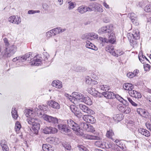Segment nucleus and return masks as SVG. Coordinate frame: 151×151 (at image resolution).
<instances>
[{
    "instance_id": "nucleus-1",
    "label": "nucleus",
    "mask_w": 151,
    "mask_h": 151,
    "mask_svg": "<svg viewBox=\"0 0 151 151\" xmlns=\"http://www.w3.org/2000/svg\"><path fill=\"white\" fill-rule=\"evenodd\" d=\"M113 26L111 25H108L100 28L98 30L100 34L107 33L109 36L108 39L106 38L100 37V41L102 42L107 43L109 41L110 43L113 44L116 41V37L113 31Z\"/></svg>"
},
{
    "instance_id": "nucleus-2",
    "label": "nucleus",
    "mask_w": 151,
    "mask_h": 151,
    "mask_svg": "<svg viewBox=\"0 0 151 151\" xmlns=\"http://www.w3.org/2000/svg\"><path fill=\"white\" fill-rule=\"evenodd\" d=\"M67 123L69 127L72 129L77 135L82 136L83 135L84 138L88 139L95 140L97 139V137L96 136L88 134H84L83 130L80 129L79 125L72 120L70 119L68 120Z\"/></svg>"
},
{
    "instance_id": "nucleus-3",
    "label": "nucleus",
    "mask_w": 151,
    "mask_h": 151,
    "mask_svg": "<svg viewBox=\"0 0 151 151\" xmlns=\"http://www.w3.org/2000/svg\"><path fill=\"white\" fill-rule=\"evenodd\" d=\"M22 58V63L27 60V61H30L31 64L34 65L35 66H39L42 63L41 60L40 59H37V57H34L33 59L32 58V53L29 52L25 55L21 56Z\"/></svg>"
},
{
    "instance_id": "nucleus-4",
    "label": "nucleus",
    "mask_w": 151,
    "mask_h": 151,
    "mask_svg": "<svg viewBox=\"0 0 151 151\" xmlns=\"http://www.w3.org/2000/svg\"><path fill=\"white\" fill-rule=\"evenodd\" d=\"M17 50V46L15 45H13L8 48L6 47L1 52V54L4 57H10L15 53Z\"/></svg>"
},
{
    "instance_id": "nucleus-5",
    "label": "nucleus",
    "mask_w": 151,
    "mask_h": 151,
    "mask_svg": "<svg viewBox=\"0 0 151 151\" xmlns=\"http://www.w3.org/2000/svg\"><path fill=\"white\" fill-rule=\"evenodd\" d=\"M82 38L83 39H88L89 40H93L94 39H98L99 40V39H98V35L93 32L89 33L87 34H85L82 35Z\"/></svg>"
},
{
    "instance_id": "nucleus-6",
    "label": "nucleus",
    "mask_w": 151,
    "mask_h": 151,
    "mask_svg": "<svg viewBox=\"0 0 151 151\" xmlns=\"http://www.w3.org/2000/svg\"><path fill=\"white\" fill-rule=\"evenodd\" d=\"M32 125V129H31L32 132H30V134L32 136H34L38 133V130L40 129V125L39 123L36 122Z\"/></svg>"
},
{
    "instance_id": "nucleus-7",
    "label": "nucleus",
    "mask_w": 151,
    "mask_h": 151,
    "mask_svg": "<svg viewBox=\"0 0 151 151\" xmlns=\"http://www.w3.org/2000/svg\"><path fill=\"white\" fill-rule=\"evenodd\" d=\"M127 37L128 39H139V32L138 29H135L133 31L132 33H129L127 34Z\"/></svg>"
},
{
    "instance_id": "nucleus-8",
    "label": "nucleus",
    "mask_w": 151,
    "mask_h": 151,
    "mask_svg": "<svg viewBox=\"0 0 151 151\" xmlns=\"http://www.w3.org/2000/svg\"><path fill=\"white\" fill-rule=\"evenodd\" d=\"M9 22L13 24H19L21 22V19L20 17L15 16H12L10 17L8 19Z\"/></svg>"
},
{
    "instance_id": "nucleus-9",
    "label": "nucleus",
    "mask_w": 151,
    "mask_h": 151,
    "mask_svg": "<svg viewBox=\"0 0 151 151\" xmlns=\"http://www.w3.org/2000/svg\"><path fill=\"white\" fill-rule=\"evenodd\" d=\"M82 118L85 121L89 123L94 124L96 122V120L95 118L90 115H83Z\"/></svg>"
},
{
    "instance_id": "nucleus-10",
    "label": "nucleus",
    "mask_w": 151,
    "mask_h": 151,
    "mask_svg": "<svg viewBox=\"0 0 151 151\" xmlns=\"http://www.w3.org/2000/svg\"><path fill=\"white\" fill-rule=\"evenodd\" d=\"M57 129L52 127H46L43 129V132L45 134H55L57 132Z\"/></svg>"
},
{
    "instance_id": "nucleus-11",
    "label": "nucleus",
    "mask_w": 151,
    "mask_h": 151,
    "mask_svg": "<svg viewBox=\"0 0 151 151\" xmlns=\"http://www.w3.org/2000/svg\"><path fill=\"white\" fill-rule=\"evenodd\" d=\"M129 18H130L132 22L135 25L137 26L139 24V21L136 14L133 13L131 12L128 14Z\"/></svg>"
},
{
    "instance_id": "nucleus-12",
    "label": "nucleus",
    "mask_w": 151,
    "mask_h": 151,
    "mask_svg": "<svg viewBox=\"0 0 151 151\" xmlns=\"http://www.w3.org/2000/svg\"><path fill=\"white\" fill-rule=\"evenodd\" d=\"M80 109L83 112L86 113L88 114H93L94 112L88 107L83 104H79V105Z\"/></svg>"
},
{
    "instance_id": "nucleus-13",
    "label": "nucleus",
    "mask_w": 151,
    "mask_h": 151,
    "mask_svg": "<svg viewBox=\"0 0 151 151\" xmlns=\"http://www.w3.org/2000/svg\"><path fill=\"white\" fill-rule=\"evenodd\" d=\"M58 127L62 132H68L70 131L68 125L67 126L65 124H59L58 125Z\"/></svg>"
},
{
    "instance_id": "nucleus-14",
    "label": "nucleus",
    "mask_w": 151,
    "mask_h": 151,
    "mask_svg": "<svg viewBox=\"0 0 151 151\" xmlns=\"http://www.w3.org/2000/svg\"><path fill=\"white\" fill-rule=\"evenodd\" d=\"M48 104L51 107L56 109L60 108V105L57 102L53 100H50L48 102Z\"/></svg>"
},
{
    "instance_id": "nucleus-15",
    "label": "nucleus",
    "mask_w": 151,
    "mask_h": 151,
    "mask_svg": "<svg viewBox=\"0 0 151 151\" xmlns=\"http://www.w3.org/2000/svg\"><path fill=\"white\" fill-rule=\"evenodd\" d=\"M106 50L114 56L117 55L114 51V47L112 45H107L106 47Z\"/></svg>"
},
{
    "instance_id": "nucleus-16",
    "label": "nucleus",
    "mask_w": 151,
    "mask_h": 151,
    "mask_svg": "<svg viewBox=\"0 0 151 151\" xmlns=\"http://www.w3.org/2000/svg\"><path fill=\"white\" fill-rule=\"evenodd\" d=\"M118 109L121 112L126 114L129 113L131 111V109L129 107L124 105L120 106Z\"/></svg>"
},
{
    "instance_id": "nucleus-17",
    "label": "nucleus",
    "mask_w": 151,
    "mask_h": 151,
    "mask_svg": "<svg viewBox=\"0 0 151 151\" xmlns=\"http://www.w3.org/2000/svg\"><path fill=\"white\" fill-rule=\"evenodd\" d=\"M102 95L107 99H113L115 98V95L114 93L108 91L102 92Z\"/></svg>"
},
{
    "instance_id": "nucleus-18",
    "label": "nucleus",
    "mask_w": 151,
    "mask_h": 151,
    "mask_svg": "<svg viewBox=\"0 0 151 151\" xmlns=\"http://www.w3.org/2000/svg\"><path fill=\"white\" fill-rule=\"evenodd\" d=\"M138 131L139 133L146 137H149L150 135V133L149 131L142 128H138Z\"/></svg>"
},
{
    "instance_id": "nucleus-19",
    "label": "nucleus",
    "mask_w": 151,
    "mask_h": 151,
    "mask_svg": "<svg viewBox=\"0 0 151 151\" xmlns=\"http://www.w3.org/2000/svg\"><path fill=\"white\" fill-rule=\"evenodd\" d=\"M47 141L50 143L54 145L58 144L59 142V139L55 137H48L46 139Z\"/></svg>"
},
{
    "instance_id": "nucleus-20",
    "label": "nucleus",
    "mask_w": 151,
    "mask_h": 151,
    "mask_svg": "<svg viewBox=\"0 0 151 151\" xmlns=\"http://www.w3.org/2000/svg\"><path fill=\"white\" fill-rule=\"evenodd\" d=\"M88 91L90 94L93 96L101 97V93L96 91L94 88H91L88 89Z\"/></svg>"
},
{
    "instance_id": "nucleus-21",
    "label": "nucleus",
    "mask_w": 151,
    "mask_h": 151,
    "mask_svg": "<svg viewBox=\"0 0 151 151\" xmlns=\"http://www.w3.org/2000/svg\"><path fill=\"white\" fill-rule=\"evenodd\" d=\"M129 95L133 97L139 99L140 98L142 97L141 94L136 91L132 90L130 91H129Z\"/></svg>"
},
{
    "instance_id": "nucleus-22",
    "label": "nucleus",
    "mask_w": 151,
    "mask_h": 151,
    "mask_svg": "<svg viewBox=\"0 0 151 151\" xmlns=\"http://www.w3.org/2000/svg\"><path fill=\"white\" fill-rule=\"evenodd\" d=\"M52 85L55 88H61L63 86L62 82L58 80L53 81L52 83Z\"/></svg>"
},
{
    "instance_id": "nucleus-23",
    "label": "nucleus",
    "mask_w": 151,
    "mask_h": 151,
    "mask_svg": "<svg viewBox=\"0 0 151 151\" xmlns=\"http://www.w3.org/2000/svg\"><path fill=\"white\" fill-rule=\"evenodd\" d=\"M24 114L28 118L29 117H33L35 116V114L34 111L32 110L26 109L24 110Z\"/></svg>"
},
{
    "instance_id": "nucleus-24",
    "label": "nucleus",
    "mask_w": 151,
    "mask_h": 151,
    "mask_svg": "<svg viewBox=\"0 0 151 151\" xmlns=\"http://www.w3.org/2000/svg\"><path fill=\"white\" fill-rule=\"evenodd\" d=\"M66 30V29H61L60 27H57L52 30V32L53 33L54 35L63 32Z\"/></svg>"
},
{
    "instance_id": "nucleus-25",
    "label": "nucleus",
    "mask_w": 151,
    "mask_h": 151,
    "mask_svg": "<svg viewBox=\"0 0 151 151\" xmlns=\"http://www.w3.org/2000/svg\"><path fill=\"white\" fill-rule=\"evenodd\" d=\"M82 100V101H81L83 102L88 105H91L92 104L91 99L88 96H85V97H83Z\"/></svg>"
},
{
    "instance_id": "nucleus-26",
    "label": "nucleus",
    "mask_w": 151,
    "mask_h": 151,
    "mask_svg": "<svg viewBox=\"0 0 151 151\" xmlns=\"http://www.w3.org/2000/svg\"><path fill=\"white\" fill-rule=\"evenodd\" d=\"M1 145L3 151H9V148L7 145L6 142L4 140L1 141Z\"/></svg>"
},
{
    "instance_id": "nucleus-27",
    "label": "nucleus",
    "mask_w": 151,
    "mask_h": 151,
    "mask_svg": "<svg viewBox=\"0 0 151 151\" xmlns=\"http://www.w3.org/2000/svg\"><path fill=\"white\" fill-rule=\"evenodd\" d=\"M72 95L75 99L79 100L81 101H82V98H83V97L82 94L77 92L73 93H72Z\"/></svg>"
},
{
    "instance_id": "nucleus-28",
    "label": "nucleus",
    "mask_w": 151,
    "mask_h": 151,
    "mask_svg": "<svg viewBox=\"0 0 151 151\" xmlns=\"http://www.w3.org/2000/svg\"><path fill=\"white\" fill-rule=\"evenodd\" d=\"M86 47L92 50H96L97 47L90 42L87 41L86 42Z\"/></svg>"
},
{
    "instance_id": "nucleus-29",
    "label": "nucleus",
    "mask_w": 151,
    "mask_h": 151,
    "mask_svg": "<svg viewBox=\"0 0 151 151\" xmlns=\"http://www.w3.org/2000/svg\"><path fill=\"white\" fill-rule=\"evenodd\" d=\"M44 105L42 106L40 105L39 106V109L37 108H35V111L36 114H37L38 116L41 117V116L42 115V110L43 109V107Z\"/></svg>"
},
{
    "instance_id": "nucleus-30",
    "label": "nucleus",
    "mask_w": 151,
    "mask_h": 151,
    "mask_svg": "<svg viewBox=\"0 0 151 151\" xmlns=\"http://www.w3.org/2000/svg\"><path fill=\"white\" fill-rule=\"evenodd\" d=\"M42 149L43 151H53V148L49 145L46 144H43Z\"/></svg>"
},
{
    "instance_id": "nucleus-31",
    "label": "nucleus",
    "mask_w": 151,
    "mask_h": 151,
    "mask_svg": "<svg viewBox=\"0 0 151 151\" xmlns=\"http://www.w3.org/2000/svg\"><path fill=\"white\" fill-rule=\"evenodd\" d=\"M123 87L124 89L130 91L133 89V86L131 84L127 83H124L123 85Z\"/></svg>"
},
{
    "instance_id": "nucleus-32",
    "label": "nucleus",
    "mask_w": 151,
    "mask_h": 151,
    "mask_svg": "<svg viewBox=\"0 0 151 151\" xmlns=\"http://www.w3.org/2000/svg\"><path fill=\"white\" fill-rule=\"evenodd\" d=\"M115 98L116 99L122 103L127 104V101L125 99H124L118 94L115 95Z\"/></svg>"
},
{
    "instance_id": "nucleus-33",
    "label": "nucleus",
    "mask_w": 151,
    "mask_h": 151,
    "mask_svg": "<svg viewBox=\"0 0 151 151\" xmlns=\"http://www.w3.org/2000/svg\"><path fill=\"white\" fill-rule=\"evenodd\" d=\"M123 117L121 114H117L114 116L113 118L116 121H120L123 119Z\"/></svg>"
},
{
    "instance_id": "nucleus-34",
    "label": "nucleus",
    "mask_w": 151,
    "mask_h": 151,
    "mask_svg": "<svg viewBox=\"0 0 151 151\" xmlns=\"http://www.w3.org/2000/svg\"><path fill=\"white\" fill-rule=\"evenodd\" d=\"M21 59V56H19L13 58L12 60L13 62L17 61V64L20 66H22L23 63L22 62Z\"/></svg>"
},
{
    "instance_id": "nucleus-35",
    "label": "nucleus",
    "mask_w": 151,
    "mask_h": 151,
    "mask_svg": "<svg viewBox=\"0 0 151 151\" xmlns=\"http://www.w3.org/2000/svg\"><path fill=\"white\" fill-rule=\"evenodd\" d=\"M12 115V117L15 119L17 118L18 115L17 113V111L16 110V109L14 107H12L11 111Z\"/></svg>"
},
{
    "instance_id": "nucleus-36",
    "label": "nucleus",
    "mask_w": 151,
    "mask_h": 151,
    "mask_svg": "<svg viewBox=\"0 0 151 151\" xmlns=\"http://www.w3.org/2000/svg\"><path fill=\"white\" fill-rule=\"evenodd\" d=\"M36 120L35 119L33 118V117H29L28 118L26 119V121L28 122V124L29 125H32L33 123H34Z\"/></svg>"
},
{
    "instance_id": "nucleus-37",
    "label": "nucleus",
    "mask_w": 151,
    "mask_h": 151,
    "mask_svg": "<svg viewBox=\"0 0 151 151\" xmlns=\"http://www.w3.org/2000/svg\"><path fill=\"white\" fill-rule=\"evenodd\" d=\"M63 147L67 150H70L71 149V147L70 144L66 142H63L62 143Z\"/></svg>"
},
{
    "instance_id": "nucleus-38",
    "label": "nucleus",
    "mask_w": 151,
    "mask_h": 151,
    "mask_svg": "<svg viewBox=\"0 0 151 151\" xmlns=\"http://www.w3.org/2000/svg\"><path fill=\"white\" fill-rule=\"evenodd\" d=\"M21 128V126L19 122L17 121L15 123V130L17 133H18Z\"/></svg>"
},
{
    "instance_id": "nucleus-39",
    "label": "nucleus",
    "mask_w": 151,
    "mask_h": 151,
    "mask_svg": "<svg viewBox=\"0 0 151 151\" xmlns=\"http://www.w3.org/2000/svg\"><path fill=\"white\" fill-rule=\"evenodd\" d=\"M95 8L94 11L96 10L100 12H102L103 11V9H102L101 6L98 4H95Z\"/></svg>"
},
{
    "instance_id": "nucleus-40",
    "label": "nucleus",
    "mask_w": 151,
    "mask_h": 151,
    "mask_svg": "<svg viewBox=\"0 0 151 151\" xmlns=\"http://www.w3.org/2000/svg\"><path fill=\"white\" fill-rule=\"evenodd\" d=\"M137 39H129V40L131 45L133 47H136L137 42Z\"/></svg>"
},
{
    "instance_id": "nucleus-41",
    "label": "nucleus",
    "mask_w": 151,
    "mask_h": 151,
    "mask_svg": "<svg viewBox=\"0 0 151 151\" xmlns=\"http://www.w3.org/2000/svg\"><path fill=\"white\" fill-rule=\"evenodd\" d=\"M111 148L112 151H122L120 150L119 147L117 145H115L114 144H111Z\"/></svg>"
},
{
    "instance_id": "nucleus-42",
    "label": "nucleus",
    "mask_w": 151,
    "mask_h": 151,
    "mask_svg": "<svg viewBox=\"0 0 151 151\" xmlns=\"http://www.w3.org/2000/svg\"><path fill=\"white\" fill-rule=\"evenodd\" d=\"M78 12L81 14H83L86 12L85 6H82L79 7L78 8Z\"/></svg>"
},
{
    "instance_id": "nucleus-43",
    "label": "nucleus",
    "mask_w": 151,
    "mask_h": 151,
    "mask_svg": "<svg viewBox=\"0 0 151 151\" xmlns=\"http://www.w3.org/2000/svg\"><path fill=\"white\" fill-rule=\"evenodd\" d=\"M106 135L107 137L112 139V137L114 135V133L111 129H110L107 131Z\"/></svg>"
},
{
    "instance_id": "nucleus-44",
    "label": "nucleus",
    "mask_w": 151,
    "mask_h": 151,
    "mask_svg": "<svg viewBox=\"0 0 151 151\" xmlns=\"http://www.w3.org/2000/svg\"><path fill=\"white\" fill-rule=\"evenodd\" d=\"M100 89L103 91H106L109 90L110 89V87L107 85H100Z\"/></svg>"
},
{
    "instance_id": "nucleus-45",
    "label": "nucleus",
    "mask_w": 151,
    "mask_h": 151,
    "mask_svg": "<svg viewBox=\"0 0 151 151\" xmlns=\"http://www.w3.org/2000/svg\"><path fill=\"white\" fill-rule=\"evenodd\" d=\"M51 116L46 114H43L42 116V115L41 116V117H42L44 120L49 123H50Z\"/></svg>"
},
{
    "instance_id": "nucleus-46",
    "label": "nucleus",
    "mask_w": 151,
    "mask_h": 151,
    "mask_svg": "<svg viewBox=\"0 0 151 151\" xmlns=\"http://www.w3.org/2000/svg\"><path fill=\"white\" fill-rule=\"evenodd\" d=\"M50 123L52 124H56L58 123V119L55 117L51 116Z\"/></svg>"
},
{
    "instance_id": "nucleus-47",
    "label": "nucleus",
    "mask_w": 151,
    "mask_h": 151,
    "mask_svg": "<svg viewBox=\"0 0 151 151\" xmlns=\"http://www.w3.org/2000/svg\"><path fill=\"white\" fill-rule=\"evenodd\" d=\"M89 124L86 122H82L81 123V126L86 131Z\"/></svg>"
},
{
    "instance_id": "nucleus-48",
    "label": "nucleus",
    "mask_w": 151,
    "mask_h": 151,
    "mask_svg": "<svg viewBox=\"0 0 151 151\" xmlns=\"http://www.w3.org/2000/svg\"><path fill=\"white\" fill-rule=\"evenodd\" d=\"M144 10L147 12H151V4L146 6L144 8Z\"/></svg>"
},
{
    "instance_id": "nucleus-49",
    "label": "nucleus",
    "mask_w": 151,
    "mask_h": 151,
    "mask_svg": "<svg viewBox=\"0 0 151 151\" xmlns=\"http://www.w3.org/2000/svg\"><path fill=\"white\" fill-rule=\"evenodd\" d=\"M127 99L131 104L134 106H137L135 102H134L130 97H127Z\"/></svg>"
},
{
    "instance_id": "nucleus-50",
    "label": "nucleus",
    "mask_w": 151,
    "mask_h": 151,
    "mask_svg": "<svg viewBox=\"0 0 151 151\" xmlns=\"http://www.w3.org/2000/svg\"><path fill=\"white\" fill-rule=\"evenodd\" d=\"M86 131L88 132H93L95 130L93 127L89 124Z\"/></svg>"
},
{
    "instance_id": "nucleus-51",
    "label": "nucleus",
    "mask_w": 151,
    "mask_h": 151,
    "mask_svg": "<svg viewBox=\"0 0 151 151\" xmlns=\"http://www.w3.org/2000/svg\"><path fill=\"white\" fill-rule=\"evenodd\" d=\"M69 6L68 9H71L74 8L76 6V4L73 2H69L68 3Z\"/></svg>"
},
{
    "instance_id": "nucleus-52",
    "label": "nucleus",
    "mask_w": 151,
    "mask_h": 151,
    "mask_svg": "<svg viewBox=\"0 0 151 151\" xmlns=\"http://www.w3.org/2000/svg\"><path fill=\"white\" fill-rule=\"evenodd\" d=\"M86 82L88 84H91L92 82V80L89 76H87L86 78Z\"/></svg>"
},
{
    "instance_id": "nucleus-53",
    "label": "nucleus",
    "mask_w": 151,
    "mask_h": 151,
    "mask_svg": "<svg viewBox=\"0 0 151 151\" xmlns=\"http://www.w3.org/2000/svg\"><path fill=\"white\" fill-rule=\"evenodd\" d=\"M139 58L141 63H145V60L143 58V55L142 54L139 53Z\"/></svg>"
},
{
    "instance_id": "nucleus-54",
    "label": "nucleus",
    "mask_w": 151,
    "mask_h": 151,
    "mask_svg": "<svg viewBox=\"0 0 151 151\" xmlns=\"http://www.w3.org/2000/svg\"><path fill=\"white\" fill-rule=\"evenodd\" d=\"M95 145L98 147H101L103 146L104 144L101 141H99L96 142Z\"/></svg>"
},
{
    "instance_id": "nucleus-55",
    "label": "nucleus",
    "mask_w": 151,
    "mask_h": 151,
    "mask_svg": "<svg viewBox=\"0 0 151 151\" xmlns=\"http://www.w3.org/2000/svg\"><path fill=\"white\" fill-rule=\"evenodd\" d=\"M119 144H120V145L118 144L117 145L118 147L122 150H124V149L126 147L125 145L124 144L122 143V141L120 143H119Z\"/></svg>"
},
{
    "instance_id": "nucleus-56",
    "label": "nucleus",
    "mask_w": 151,
    "mask_h": 151,
    "mask_svg": "<svg viewBox=\"0 0 151 151\" xmlns=\"http://www.w3.org/2000/svg\"><path fill=\"white\" fill-rule=\"evenodd\" d=\"M74 114L78 117H81L82 116V113L80 111H77V110L76 111Z\"/></svg>"
},
{
    "instance_id": "nucleus-57",
    "label": "nucleus",
    "mask_w": 151,
    "mask_h": 151,
    "mask_svg": "<svg viewBox=\"0 0 151 151\" xmlns=\"http://www.w3.org/2000/svg\"><path fill=\"white\" fill-rule=\"evenodd\" d=\"M49 57V55L47 52H44L43 54V58H44L45 60H47Z\"/></svg>"
},
{
    "instance_id": "nucleus-58",
    "label": "nucleus",
    "mask_w": 151,
    "mask_h": 151,
    "mask_svg": "<svg viewBox=\"0 0 151 151\" xmlns=\"http://www.w3.org/2000/svg\"><path fill=\"white\" fill-rule=\"evenodd\" d=\"M40 12V11L39 10L35 11L30 10L28 12V13L29 14H32L36 13H38Z\"/></svg>"
},
{
    "instance_id": "nucleus-59",
    "label": "nucleus",
    "mask_w": 151,
    "mask_h": 151,
    "mask_svg": "<svg viewBox=\"0 0 151 151\" xmlns=\"http://www.w3.org/2000/svg\"><path fill=\"white\" fill-rule=\"evenodd\" d=\"M52 30L48 32L46 34V36L48 37H50L51 36L54 35L53 33L52 32Z\"/></svg>"
},
{
    "instance_id": "nucleus-60",
    "label": "nucleus",
    "mask_w": 151,
    "mask_h": 151,
    "mask_svg": "<svg viewBox=\"0 0 151 151\" xmlns=\"http://www.w3.org/2000/svg\"><path fill=\"white\" fill-rule=\"evenodd\" d=\"M70 110L72 112L74 113L77 110V109L73 105H71L70 107Z\"/></svg>"
},
{
    "instance_id": "nucleus-61",
    "label": "nucleus",
    "mask_w": 151,
    "mask_h": 151,
    "mask_svg": "<svg viewBox=\"0 0 151 151\" xmlns=\"http://www.w3.org/2000/svg\"><path fill=\"white\" fill-rule=\"evenodd\" d=\"M3 40L5 46L7 47H8L9 46V44L7 39L6 38H4L3 39Z\"/></svg>"
},
{
    "instance_id": "nucleus-62",
    "label": "nucleus",
    "mask_w": 151,
    "mask_h": 151,
    "mask_svg": "<svg viewBox=\"0 0 151 151\" xmlns=\"http://www.w3.org/2000/svg\"><path fill=\"white\" fill-rule=\"evenodd\" d=\"M127 76L130 78H132L134 77V74L132 72H129L127 74Z\"/></svg>"
},
{
    "instance_id": "nucleus-63",
    "label": "nucleus",
    "mask_w": 151,
    "mask_h": 151,
    "mask_svg": "<svg viewBox=\"0 0 151 151\" xmlns=\"http://www.w3.org/2000/svg\"><path fill=\"white\" fill-rule=\"evenodd\" d=\"M89 6L90 8H91V9H92V11H95V4H94L93 3H91L89 5Z\"/></svg>"
},
{
    "instance_id": "nucleus-64",
    "label": "nucleus",
    "mask_w": 151,
    "mask_h": 151,
    "mask_svg": "<svg viewBox=\"0 0 151 151\" xmlns=\"http://www.w3.org/2000/svg\"><path fill=\"white\" fill-rule=\"evenodd\" d=\"M144 67L145 70H149L150 68V66L149 65L147 64L146 65H144Z\"/></svg>"
}]
</instances>
